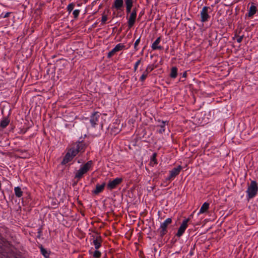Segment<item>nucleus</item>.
<instances>
[{"label": "nucleus", "instance_id": "f257e3e1", "mask_svg": "<svg viewBox=\"0 0 258 258\" xmlns=\"http://www.w3.org/2000/svg\"><path fill=\"white\" fill-rule=\"evenodd\" d=\"M92 167L93 162L92 160H90L85 164L81 165L80 169L76 170L74 173V179H76L77 182L79 181L89 171L91 170Z\"/></svg>", "mask_w": 258, "mask_h": 258}, {"label": "nucleus", "instance_id": "f03ea898", "mask_svg": "<svg viewBox=\"0 0 258 258\" xmlns=\"http://www.w3.org/2000/svg\"><path fill=\"white\" fill-rule=\"evenodd\" d=\"M87 145L82 142H79L73 144L68 152L73 156L75 157L79 152H83Z\"/></svg>", "mask_w": 258, "mask_h": 258}, {"label": "nucleus", "instance_id": "7ed1b4c3", "mask_svg": "<svg viewBox=\"0 0 258 258\" xmlns=\"http://www.w3.org/2000/svg\"><path fill=\"white\" fill-rule=\"evenodd\" d=\"M258 191V186L255 181L252 180L248 185L246 193L247 194L248 199L254 198Z\"/></svg>", "mask_w": 258, "mask_h": 258}, {"label": "nucleus", "instance_id": "20e7f679", "mask_svg": "<svg viewBox=\"0 0 258 258\" xmlns=\"http://www.w3.org/2000/svg\"><path fill=\"white\" fill-rule=\"evenodd\" d=\"M172 220L171 218H168L161 224L158 231L161 237H163L167 233V226L172 223Z\"/></svg>", "mask_w": 258, "mask_h": 258}, {"label": "nucleus", "instance_id": "39448f33", "mask_svg": "<svg viewBox=\"0 0 258 258\" xmlns=\"http://www.w3.org/2000/svg\"><path fill=\"white\" fill-rule=\"evenodd\" d=\"M129 17L127 18V26L128 28H131L135 25L137 16V8H133L132 13L128 14Z\"/></svg>", "mask_w": 258, "mask_h": 258}, {"label": "nucleus", "instance_id": "423d86ee", "mask_svg": "<svg viewBox=\"0 0 258 258\" xmlns=\"http://www.w3.org/2000/svg\"><path fill=\"white\" fill-rule=\"evenodd\" d=\"M189 221V219L187 218L185 220H184L181 224L180 225V227H179L177 232L176 234V236L178 237H180L184 232H185V229L187 227V223L188 221Z\"/></svg>", "mask_w": 258, "mask_h": 258}, {"label": "nucleus", "instance_id": "0eeeda50", "mask_svg": "<svg viewBox=\"0 0 258 258\" xmlns=\"http://www.w3.org/2000/svg\"><path fill=\"white\" fill-rule=\"evenodd\" d=\"M122 181V178L118 177L115 178L113 180H110L107 185V188L110 190L114 189L117 185L120 184Z\"/></svg>", "mask_w": 258, "mask_h": 258}, {"label": "nucleus", "instance_id": "6e6552de", "mask_svg": "<svg viewBox=\"0 0 258 258\" xmlns=\"http://www.w3.org/2000/svg\"><path fill=\"white\" fill-rule=\"evenodd\" d=\"M210 7L205 6L203 8L201 11V21L202 22H205L208 21L210 19V16L208 14V10L210 9Z\"/></svg>", "mask_w": 258, "mask_h": 258}, {"label": "nucleus", "instance_id": "1a4fd4ad", "mask_svg": "<svg viewBox=\"0 0 258 258\" xmlns=\"http://www.w3.org/2000/svg\"><path fill=\"white\" fill-rule=\"evenodd\" d=\"M125 47V45L121 43L117 44L107 54V57L111 58L117 52H118Z\"/></svg>", "mask_w": 258, "mask_h": 258}, {"label": "nucleus", "instance_id": "9d476101", "mask_svg": "<svg viewBox=\"0 0 258 258\" xmlns=\"http://www.w3.org/2000/svg\"><path fill=\"white\" fill-rule=\"evenodd\" d=\"M182 167L181 166H178L177 167L174 168L172 170L170 171V175L168 177L166 178L167 180H170L172 178H174L177 175H178L181 170Z\"/></svg>", "mask_w": 258, "mask_h": 258}, {"label": "nucleus", "instance_id": "9b49d317", "mask_svg": "<svg viewBox=\"0 0 258 258\" xmlns=\"http://www.w3.org/2000/svg\"><path fill=\"white\" fill-rule=\"evenodd\" d=\"M100 116V113L98 112H95L92 114L90 121L92 127H95L96 125L97 124Z\"/></svg>", "mask_w": 258, "mask_h": 258}, {"label": "nucleus", "instance_id": "f8f14e48", "mask_svg": "<svg viewBox=\"0 0 258 258\" xmlns=\"http://www.w3.org/2000/svg\"><path fill=\"white\" fill-rule=\"evenodd\" d=\"M123 6V0H114L112 8H114L116 11H120L122 10Z\"/></svg>", "mask_w": 258, "mask_h": 258}, {"label": "nucleus", "instance_id": "ddd939ff", "mask_svg": "<svg viewBox=\"0 0 258 258\" xmlns=\"http://www.w3.org/2000/svg\"><path fill=\"white\" fill-rule=\"evenodd\" d=\"M126 7V13L128 14L132 13V8L133 6V0H124Z\"/></svg>", "mask_w": 258, "mask_h": 258}, {"label": "nucleus", "instance_id": "4468645a", "mask_svg": "<svg viewBox=\"0 0 258 258\" xmlns=\"http://www.w3.org/2000/svg\"><path fill=\"white\" fill-rule=\"evenodd\" d=\"M161 41V37H159L152 44L151 48L153 50L159 49L161 50L163 49V47L161 45H159Z\"/></svg>", "mask_w": 258, "mask_h": 258}, {"label": "nucleus", "instance_id": "2eb2a0df", "mask_svg": "<svg viewBox=\"0 0 258 258\" xmlns=\"http://www.w3.org/2000/svg\"><path fill=\"white\" fill-rule=\"evenodd\" d=\"M102 242V240L101 237L100 236H97L96 238L93 239V243L96 249H98L101 247Z\"/></svg>", "mask_w": 258, "mask_h": 258}, {"label": "nucleus", "instance_id": "dca6fc26", "mask_svg": "<svg viewBox=\"0 0 258 258\" xmlns=\"http://www.w3.org/2000/svg\"><path fill=\"white\" fill-rule=\"evenodd\" d=\"M105 183L103 182L101 184H97L96 186V188L93 191V194L98 195L101 192L104 188Z\"/></svg>", "mask_w": 258, "mask_h": 258}, {"label": "nucleus", "instance_id": "f3484780", "mask_svg": "<svg viewBox=\"0 0 258 258\" xmlns=\"http://www.w3.org/2000/svg\"><path fill=\"white\" fill-rule=\"evenodd\" d=\"M160 123L157 125V127L159 128V130H157V132L159 134H163L165 130V124L166 121H162L160 122V121H159Z\"/></svg>", "mask_w": 258, "mask_h": 258}, {"label": "nucleus", "instance_id": "a211bd4d", "mask_svg": "<svg viewBox=\"0 0 258 258\" xmlns=\"http://www.w3.org/2000/svg\"><path fill=\"white\" fill-rule=\"evenodd\" d=\"M74 157L72 156V155L68 152L66 154L65 156L63 158V159L62 161L61 162L62 164H66L71 161L73 159Z\"/></svg>", "mask_w": 258, "mask_h": 258}, {"label": "nucleus", "instance_id": "6ab92c4d", "mask_svg": "<svg viewBox=\"0 0 258 258\" xmlns=\"http://www.w3.org/2000/svg\"><path fill=\"white\" fill-rule=\"evenodd\" d=\"M209 208V204L207 202L204 203L201 207L200 212L198 213V214L199 215L200 214H202L206 212L208 210Z\"/></svg>", "mask_w": 258, "mask_h": 258}, {"label": "nucleus", "instance_id": "aec40b11", "mask_svg": "<svg viewBox=\"0 0 258 258\" xmlns=\"http://www.w3.org/2000/svg\"><path fill=\"white\" fill-rule=\"evenodd\" d=\"M10 119L8 117H5L1 122L0 126L3 128L6 127L10 123Z\"/></svg>", "mask_w": 258, "mask_h": 258}, {"label": "nucleus", "instance_id": "412c9836", "mask_svg": "<svg viewBox=\"0 0 258 258\" xmlns=\"http://www.w3.org/2000/svg\"><path fill=\"white\" fill-rule=\"evenodd\" d=\"M256 12V8L254 5H251L249 8L248 11V16L249 17H252Z\"/></svg>", "mask_w": 258, "mask_h": 258}, {"label": "nucleus", "instance_id": "4be33fe9", "mask_svg": "<svg viewBox=\"0 0 258 258\" xmlns=\"http://www.w3.org/2000/svg\"><path fill=\"white\" fill-rule=\"evenodd\" d=\"M177 76V68L176 67H173L171 69L170 77L171 78L175 79Z\"/></svg>", "mask_w": 258, "mask_h": 258}, {"label": "nucleus", "instance_id": "5701e85b", "mask_svg": "<svg viewBox=\"0 0 258 258\" xmlns=\"http://www.w3.org/2000/svg\"><path fill=\"white\" fill-rule=\"evenodd\" d=\"M14 191L16 196L18 198H20L23 195V191H22L21 188L19 186L15 187L14 188Z\"/></svg>", "mask_w": 258, "mask_h": 258}, {"label": "nucleus", "instance_id": "b1692460", "mask_svg": "<svg viewBox=\"0 0 258 258\" xmlns=\"http://www.w3.org/2000/svg\"><path fill=\"white\" fill-rule=\"evenodd\" d=\"M41 253V254L45 257L49 258V253L47 251V250L43 248L42 246L40 247Z\"/></svg>", "mask_w": 258, "mask_h": 258}, {"label": "nucleus", "instance_id": "393cba45", "mask_svg": "<svg viewBox=\"0 0 258 258\" xmlns=\"http://www.w3.org/2000/svg\"><path fill=\"white\" fill-rule=\"evenodd\" d=\"M157 154L156 153H153L151 157V163H153L154 165L157 164V160L156 159Z\"/></svg>", "mask_w": 258, "mask_h": 258}, {"label": "nucleus", "instance_id": "a878e982", "mask_svg": "<svg viewBox=\"0 0 258 258\" xmlns=\"http://www.w3.org/2000/svg\"><path fill=\"white\" fill-rule=\"evenodd\" d=\"M74 7H75V4L74 3H71L70 4L67 8V11L70 13L74 9Z\"/></svg>", "mask_w": 258, "mask_h": 258}, {"label": "nucleus", "instance_id": "bb28decb", "mask_svg": "<svg viewBox=\"0 0 258 258\" xmlns=\"http://www.w3.org/2000/svg\"><path fill=\"white\" fill-rule=\"evenodd\" d=\"M101 252L96 249L93 254V256L94 258H100L101 257Z\"/></svg>", "mask_w": 258, "mask_h": 258}, {"label": "nucleus", "instance_id": "cd10ccee", "mask_svg": "<svg viewBox=\"0 0 258 258\" xmlns=\"http://www.w3.org/2000/svg\"><path fill=\"white\" fill-rule=\"evenodd\" d=\"M148 75V74H147V72H145L144 71L143 74H142V75L141 76V77L140 78V80L141 82H144L145 80V79H146V78L147 77Z\"/></svg>", "mask_w": 258, "mask_h": 258}, {"label": "nucleus", "instance_id": "c85d7f7f", "mask_svg": "<svg viewBox=\"0 0 258 258\" xmlns=\"http://www.w3.org/2000/svg\"><path fill=\"white\" fill-rule=\"evenodd\" d=\"M154 70V67L152 65H149L147 66L145 72H147V74H149L150 72Z\"/></svg>", "mask_w": 258, "mask_h": 258}, {"label": "nucleus", "instance_id": "c756f323", "mask_svg": "<svg viewBox=\"0 0 258 258\" xmlns=\"http://www.w3.org/2000/svg\"><path fill=\"white\" fill-rule=\"evenodd\" d=\"M80 11L79 10H75L74 11L73 14L74 15V17L75 18H77L79 14H80Z\"/></svg>", "mask_w": 258, "mask_h": 258}, {"label": "nucleus", "instance_id": "7c9ffc66", "mask_svg": "<svg viewBox=\"0 0 258 258\" xmlns=\"http://www.w3.org/2000/svg\"><path fill=\"white\" fill-rule=\"evenodd\" d=\"M141 61V59H139L135 64L134 68V72H136L138 69V67L139 65L140 64Z\"/></svg>", "mask_w": 258, "mask_h": 258}, {"label": "nucleus", "instance_id": "2f4dec72", "mask_svg": "<svg viewBox=\"0 0 258 258\" xmlns=\"http://www.w3.org/2000/svg\"><path fill=\"white\" fill-rule=\"evenodd\" d=\"M107 20V16L106 15H103L101 18V24H104Z\"/></svg>", "mask_w": 258, "mask_h": 258}, {"label": "nucleus", "instance_id": "473e14b6", "mask_svg": "<svg viewBox=\"0 0 258 258\" xmlns=\"http://www.w3.org/2000/svg\"><path fill=\"white\" fill-rule=\"evenodd\" d=\"M140 42V38H139V39H138L136 42H135V44H134V48L136 50H138V48H137V46L138 45H139V43Z\"/></svg>", "mask_w": 258, "mask_h": 258}, {"label": "nucleus", "instance_id": "72a5a7b5", "mask_svg": "<svg viewBox=\"0 0 258 258\" xmlns=\"http://www.w3.org/2000/svg\"><path fill=\"white\" fill-rule=\"evenodd\" d=\"M243 38V35H242V36H239V37L237 38V42H238V43H240V42L242 41V40Z\"/></svg>", "mask_w": 258, "mask_h": 258}, {"label": "nucleus", "instance_id": "f704fd0d", "mask_svg": "<svg viewBox=\"0 0 258 258\" xmlns=\"http://www.w3.org/2000/svg\"><path fill=\"white\" fill-rule=\"evenodd\" d=\"M225 2H226V3H225V5L228 6L232 5L233 3V1L230 2V1H229V0H227V1Z\"/></svg>", "mask_w": 258, "mask_h": 258}, {"label": "nucleus", "instance_id": "c9c22d12", "mask_svg": "<svg viewBox=\"0 0 258 258\" xmlns=\"http://www.w3.org/2000/svg\"><path fill=\"white\" fill-rule=\"evenodd\" d=\"M10 14V13H7L5 14V15L4 16V18H7L9 16Z\"/></svg>", "mask_w": 258, "mask_h": 258}, {"label": "nucleus", "instance_id": "e433bc0d", "mask_svg": "<svg viewBox=\"0 0 258 258\" xmlns=\"http://www.w3.org/2000/svg\"><path fill=\"white\" fill-rule=\"evenodd\" d=\"M189 254L190 255V256H192L193 254H194V249H191L189 252Z\"/></svg>", "mask_w": 258, "mask_h": 258}, {"label": "nucleus", "instance_id": "4c0bfd02", "mask_svg": "<svg viewBox=\"0 0 258 258\" xmlns=\"http://www.w3.org/2000/svg\"><path fill=\"white\" fill-rule=\"evenodd\" d=\"M186 75H187V73L186 72H184L182 75V77H184V78H186Z\"/></svg>", "mask_w": 258, "mask_h": 258}, {"label": "nucleus", "instance_id": "58836bf2", "mask_svg": "<svg viewBox=\"0 0 258 258\" xmlns=\"http://www.w3.org/2000/svg\"><path fill=\"white\" fill-rule=\"evenodd\" d=\"M42 232V230H41V229H39V230H38V233H39V235L40 236L41 233Z\"/></svg>", "mask_w": 258, "mask_h": 258}, {"label": "nucleus", "instance_id": "ea45409f", "mask_svg": "<svg viewBox=\"0 0 258 258\" xmlns=\"http://www.w3.org/2000/svg\"><path fill=\"white\" fill-rule=\"evenodd\" d=\"M101 127L102 128V127H103V124H101Z\"/></svg>", "mask_w": 258, "mask_h": 258}, {"label": "nucleus", "instance_id": "a19ab883", "mask_svg": "<svg viewBox=\"0 0 258 258\" xmlns=\"http://www.w3.org/2000/svg\"><path fill=\"white\" fill-rule=\"evenodd\" d=\"M224 1H225V2H226V1H227V0H224Z\"/></svg>", "mask_w": 258, "mask_h": 258}]
</instances>
